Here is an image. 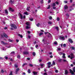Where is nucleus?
Masks as SVG:
<instances>
[{"mask_svg":"<svg viewBox=\"0 0 75 75\" xmlns=\"http://www.w3.org/2000/svg\"><path fill=\"white\" fill-rule=\"evenodd\" d=\"M43 65H44V64H40V66L41 67H43Z\"/></svg>","mask_w":75,"mask_h":75,"instance_id":"864d4df0","label":"nucleus"},{"mask_svg":"<svg viewBox=\"0 0 75 75\" xmlns=\"http://www.w3.org/2000/svg\"><path fill=\"white\" fill-rule=\"evenodd\" d=\"M9 75H13V73L12 71H11L10 73L9 74Z\"/></svg>","mask_w":75,"mask_h":75,"instance_id":"2f4dec72","label":"nucleus"},{"mask_svg":"<svg viewBox=\"0 0 75 75\" xmlns=\"http://www.w3.org/2000/svg\"><path fill=\"white\" fill-rule=\"evenodd\" d=\"M51 7V6L50 5H49V6L48 8H47V9H49V8H50V7Z\"/></svg>","mask_w":75,"mask_h":75,"instance_id":"e433bc0d","label":"nucleus"},{"mask_svg":"<svg viewBox=\"0 0 75 75\" xmlns=\"http://www.w3.org/2000/svg\"><path fill=\"white\" fill-rule=\"evenodd\" d=\"M64 8L65 10H67V9H68V6L66 5L64 6Z\"/></svg>","mask_w":75,"mask_h":75,"instance_id":"6e6552de","label":"nucleus"},{"mask_svg":"<svg viewBox=\"0 0 75 75\" xmlns=\"http://www.w3.org/2000/svg\"><path fill=\"white\" fill-rule=\"evenodd\" d=\"M29 66L31 67H33V64H29Z\"/></svg>","mask_w":75,"mask_h":75,"instance_id":"bb28decb","label":"nucleus"},{"mask_svg":"<svg viewBox=\"0 0 75 75\" xmlns=\"http://www.w3.org/2000/svg\"><path fill=\"white\" fill-rule=\"evenodd\" d=\"M14 67L15 68H17L18 67V65L16 64H15Z\"/></svg>","mask_w":75,"mask_h":75,"instance_id":"412c9836","label":"nucleus"},{"mask_svg":"<svg viewBox=\"0 0 75 75\" xmlns=\"http://www.w3.org/2000/svg\"><path fill=\"white\" fill-rule=\"evenodd\" d=\"M20 71V68H17L15 70V73L16 74H17L18 72Z\"/></svg>","mask_w":75,"mask_h":75,"instance_id":"7ed1b4c3","label":"nucleus"},{"mask_svg":"<svg viewBox=\"0 0 75 75\" xmlns=\"http://www.w3.org/2000/svg\"><path fill=\"white\" fill-rule=\"evenodd\" d=\"M55 29H56L57 30V31H58L59 30V28H58V27H56L55 28Z\"/></svg>","mask_w":75,"mask_h":75,"instance_id":"dca6fc26","label":"nucleus"},{"mask_svg":"<svg viewBox=\"0 0 75 75\" xmlns=\"http://www.w3.org/2000/svg\"><path fill=\"white\" fill-rule=\"evenodd\" d=\"M5 12L6 14H8V11H7V10L6 9L5 10Z\"/></svg>","mask_w":75,"mask_h":75,"instance_id":"6ab92c4d","label":"nucleus"},{"mask_svg":"<svg viewBox=\"0 0 75 75\" xmlns=\"http://www.w3.org/2000/svg\"><path fill=\"white\" fill-rule=\"evenodd\" d=\"M66 16H67V17H69V15L68 13L66 14Z\"/></svg>","mask_w":75,"mask_h":75,"instance_id":"8fccbe9b","label":"nucleus"},{"mask_svg":"<svg viewBox=\"0 0 75 75\" xmlns=\"http://www.w3.org/2000/svg\"><path fill=\"white\" fill-rule=\"evenodd\" d=\"M63 61H64V62H67V60L65 59H63Z\"/></svg>","mask_w":75,"mask_h":75,"instance_id":"052dcab7","label":"nucleus"},{"mask_svg":"<svg viewBox=\"0 0 75 75\" xmlns=\"http://www.w3.org/2000/svg\"><path fill=\"white\" fill-rule=\"evenodd\" d=\"M62 59H59V62H61V61H62Z\"/></svg>","mask_w":75,"mask_h":75,"instance_id":"5fc2aeb1","label":"nucleus"},{"mask_svg":"<svg viewBox=\"0 0 75 75\" xmlns=\"http://www.w3.org/2000/svg\"><path fill=\"white\" fill-rule=\"evenodd\" d=\"M39 62H42V60L41 59L39 60Z\"/></svg>","mask_w":75,"mask_h":75,"instance_id":"bf43d9fd","label":"nucleus"},{"mask_svg":"<svg viewBox=\"0 0 75 75\" xmlns=\"http://www.w3.org/2000/svg\"><path fill=\"white\" fill-rule=\"evenodd\" d=\"M27 65V63H24V64L23 65H22V67H24V66L25 65Z\"/></svg>","mask_w":75,"mask_h":75,"instance_id":"aec40b11","label":"nucleus"},{"mask_svg":"<svg viewBox=\"0 0 75 75\" xmlns=\"http://www.w3.org/2000/svg\"><path fill=\"white\" fill-rule=\"evenodd\" d=\"M33 56H35V52H33Z\"/></svg>","mask_w":75,"mask_h":75,"instance_id":"c85d7f7f","label":"nucleus"},{"mask_svg":"<svg viewBox=\"0 0 75 75\" xmlns=\"http://www.w3.org/2000/svg\"><path fill=\"white\" fill-rule=\"evenodd\" d=\"M48 68H50L51 67V66L50 65L48 66Z\"/></svg>","mask_w":75,"mask_h":75,"instance_id":"0e129e2a","label":"nucleus"},{"mask_svg":"<svg viewBox=\"0 0 75 75\" xmlns=\"http://www.w3.org/2000/svg\"><path fill=\"white\" fill-rule=\"evenodd\" d=\"M56 6V4H55V3H53L52 4V6H53V7H55Z\"/></svg>","mask_w":75,"mask_h":75,"instance_id":"f3484780","label":"nucleus"},{"mask_svg":"<svg viewBox=\"0 0 75 75\" xmlns=\"http://www.w3.org/2000/svg\"><path fill=\"white\" fill-rule=\"evenodd\" d=\"M8 41H9L10 42H13V40H11L10 39H8Z\"/></svg>","mask_w":75,"mask_h":75,"instance_id":"72a5a7b5","label":"nucleus"},{"mask_svg":"<svg viewBox=\"0 0 75 75\" xmlns=\"http://www.w3.org/2000/svg\"><path fill=\"white\" fill-rule=\"evenodd\" d=\"M10 2L11 3V4H13V3H14V1H12V0H10Z\"/></svg>","mask_w":75,"mask_h":75,"instance_id":"4be33fe9","label":"nucleus"},{"mask_svg":"<svg viewBox=\"0 0 75 75\" xmlns=\"http://www.w3.org/2000/svg\"><path fill=\"white\" fill-rule=\"evenodd\" d=\"M47 75V74L46 73H45L44 74V75Z\"/></svg>","mask_w":75,"mask_h":75,"instance_id":"338daca9","label":"nucleus"},{"mask_svg":"<svg viewBox=\"0 0 75 75\" xmlns=\"http://www.w3.org/2000/svg\"><path fill=\"white\" fill-rule=\"evenodd\" d=\"M5 59L6 60L8 59V57L6 56L5 57Z\"/></svg>","mask_w":75,"mask_h":75,"instance_id":"3c124183","label":"nucleus"},{"mask_svg":"<svg viewBox=\"0 0 75 75\" xmlns=\"http://www.w3.org/2000/svg\"><path fill=\"white\" fill-rule=\"evenodd\" d=\"M4 72V71H3V69L1 70V72L2 73H3Z\"/></svg>","mask_w":75,"mask_h":75,"instance_id":"603ef678","label":"nucleus"},{"mask_svg":"<svg viewBox=\"0 0 75 75\" xmlns=\"http://www.w3.org/2000/svg\"><path fill=\"white\" fill-rule=\"evenodd\" d=\"M33 74L34 75H37V72H36L35 71H34L33 72Z\"/></svg>","mask_w":75,"mask_h":75,"instance_id":"4468645a","label":"nucleus"},{"mask_svg":"<svg viewBox=\"0 0 75 75\" xmlns=\"http://www.w3.org/2000/svg\"><path fill=\"white\" fill-rule=\"evenodd\" d=\"M58 72V70H55V72H56V73H57Z\"/></svg>","mask_w":75,"mask_h":75,"instance_id":"774afa93","label":"nucleus"},{"mask_svg":"<svg viewBox=\"0 0 75 75\" xmlns=\"http://www.w3.org/2000/svg\"><path fill=\"white\" fill-rule=\"evenodd\" d=\"M52 8L53 9H55L56 8V7H55V6H53Z\"/></svg>","mask_w":75,"mask_h":75,"instance_id":"4d7b16f0","label":"nucleus"},{"mask_svg":"<svg viewBox=\"0 0 75 75\" xmlns=\"http://www.w3.org/2000/svg\"><path fill=\"white\" fill-rule=\"evenodd\" d=\"M23 54H24L25 55H27L28 54H29V52H28L25 51L23 52Z\"/></svg>","mask_w":75,"mask_h":75,"instance_id":"39448f33","label":"nucleus"},{"mask_svg":"<svg viewBox=\"0 0 75 75\" xmlns=\"http://www.w3.org/2000/svg\"><path fill=\"white\" fill-rule=\"evenodd\" d=\"M9 11H12V12H13V11H14L13 9L12 8L10 7H9Z\"/></svg>","mask_w":75,"mask_h":75,"instance_id":"20e7f679","label":"nucleus"},{"mask_svg":"<svg viewBox=\"0 0 75 75\" xmlns=\"http://www.w3.org/2000/svg\"><path fill=\"white\" fill-rule=\"evenodd\" d=\"M18 35V36H19V37H21V38H23V35H20V34H19Z\"/></svg>","mask_w":75,"mask_h":75,"instance_id":"393cba45","label":"nucleus"},{"mask_svg":"<svg viewBox=\"0 0 75 75\" xmlns=\"http://www.w3.org/2000/svg\"><path fill=\"white\" fill-rule=\"evenodd\" d=\"M28 38H29V39L31 38V36L30 35L28 36Z\"/></svg>","mask_w":75,"mask_h":75,"instance_id":"13d9d810","label":"nucleus"},{"mask_svg":"<svg viewBox=\"0 0 75 75\" xmlns=\"http://www.w3.org/2000/svg\"><path fill=\"white\" fill-rule=\"evenodd\" d=\"M3 58L2 57H0V60H3Z\"/></svg>","mask_w":75,"mask_h":75,"instance_id":"6e6d98bb","label":"nucleus"},{"mask_svg":"<svg viewBox=\"0 0 75 75\" xmlns=\"http://www.w3.org/2000/svg\"><path fill=\"white\" fill-rule=\"evenodd\" d=\"M68 71L67 70H66L65 71V75H68Z\"/></svg>","mask_w":75,"mask_h":75,"instance_id":"1a4fd4ad","label":"nucleus"},{"mask_svg":"<svg viewBox=\"0 0 75 75\" xmlns=\"http://www.w3.org/2000/svg\"><path fill=\"white\" fill-rule=\"evenodd\" d=\"M69 71H70V73L72 75H73V74H74V72H73V71H72V70H71V69H70V70H69Z\"/></svg>","mask_w":75,"mask_h":75,"instance_id":"9d476101","label":"nucleus"},{"mask_svg":"<svg viewBox=\"0 0 75 75\" xmlns=\"http://www.w3.org/2000/svg\"><path fill=\"white\" fill-rule=\"evenodd\" d=\"M63 46L64 47H66V44H64Z\"/></svg>","mask_w":75,"mask_h":75,"instance_id":"a19ab883","label":"nucleus"},{"mask_svg":"<svg viewBox=\"0 0 75 75\" xmlns=\"http://www.w3.org/2000/svg\"><path fill=\"white\" fill-rule=\"evenodd\" d=\"M40 23H38L37 24H36V26H37L38 27H40Z\"/></svg>","mask_w":75,"mask_h":75,"instance_id":"ddd939ff","label":"nucleus"},{"mask_svg":"<svg viewBox=\"0 0 75 75\" xmlns=\"http://www.w3.org/2000/svg\"><path fill=\"white\" fill-rule=\"evenodd\" d=\"M1 36L2 37H3L4 36V37H5V38H8V36L7 35H6L5 33H3V35H1Z\"/></svg>","mask_w":75,"mask_h":75,"instance_id":"f03ea898","label":"nucleus"},{"mask_svg":"<svg viewBox=\"0 0 75 75\" xmlns=\"http://www.w3.org/2000/svg\"><path fill=\"white\" fill-rule=\"evenodd\" d=\"M52 17L51 16H50L49 17V20H52Z\"/></svg>","mask_w":75,"mask_h":75,"instance_id":"c9c22d12","label":"nucleus"},{"mask_svg":"<svg viewBox=\"0 0 75 75\" xmlns=\"http://www.w3.org/2000/svg\"><path fill=\"white\" fill-rule=\"evenodd\" d=\"M11 27H13L14 29H17V27L15 24H12L11 25Z\"/></svg>","mask_w":75,"mask_h":75,"instance_id":"f257e3e1","label":"nucleus"},{"mask_svg":"<svg viewBox=\"0 0 75 75\" xmlns=\"http://www.w3.org/2000/svg\"><path fill=\"white\" fill-rule=\"evenodd\" d=\"M28 73H29V74H30V73H31V71H30V69H28Z\"/></svg>","mask_w":75,"mask_h":75,"instance_id":"5701e85b","label":"nucleus"},{"mask_svg":"<svg viewBox=\"0 0 75 75\" xmlns=\"http://www.w3.org/2000/svg\"><path fill=\"white\" fill-rule=\"evenodd\" d=\"M51 62H49L47 63L48 65H51Z\"/></svg>","mask_w":75,"mask_h":75,"instance_id":"37998d69","label":"nucleus"},{"mask_svg":"<svg viewBox=\"0 0 75 75\" xmlns=\"http://www.w3.org/2000/svg\"><path fill=\"white\" fill-rule=\"evenodd\" d=\"M24 14H26V15H28V13L27 12H24Z\"/></svg>","mask_w":75,"mask_h":75,"instance_id":"a18cd8bd","label":"nucleus"},{"mask_svg":"<svg viewBox=\"0 0 75 75\" xmlns=\"http://www.w3.org/2000/svg\"><path fill=\"white\" fill-rule=\"evenodd\" d=\"M26 10H27V11H30V9L28 8V7L26 8Z\"/></svg>","mask_w":75,"mask_h":75,"instance_id":"de8ad7c7","label":"nucleus"},{"mask_svg":"<svg viewBox=\"0 0 75 75\" xmlns=\"http://www.w3.org/2000/svg\"><path fill=\"white\" fill-rule=\"evenodd\" d=\"M42 35H43V33H40L39 34V35L40 36H41Z\"/></svg>","mask_w":75,"mask_h":75,"instance_id":"b1692460","label":"nucleus"},{"mask_svg":"<svg viewBox=\"0 0 75 75\" xmlns=\"http://www.w3.org/2000/svg\"><path fill=\"white\" fill-rule=\"evenodd\" d=\"M60 19L59 18H57V21H59Z\"/></svg>","mask_w":75,"mask_h":75,"instance_id":"79ce46f5","label":"nucleus"},{"mask_svg":"<svg viewBox=\"0 0 75 75\" xmlns=\"http://www.w3.org/2000/svg\"><path fill=\"white\" fill-rule=\"evenodd\" d=\"M54 44H55V45H57V42H54Z\"/></svg>","mask_w":75,"mask_h":75,"instance_id":"c03bdc74","label":"nucleus"},{"mask_svg":"<svg viewBox=\"0 0 75 75\" xmlns=\"http://www.w3.org/2000/svg\"><path fill=\"white\" fill-rule=\"evenodd\" d=\"M51 0H48V3H50L51 2Z\"/></svg>","mask_w":75,"mask_h":75,"instance_id":"e2e57ef3","label":"nucleus"},{"mask_svg":"<svg viewBox=\"0 0 75 75\" xmlns=\"http://www.w3.org/2000/svg\"><path fill=\"white\" fill-rule=\"evenodd\" d=\"M59 55H62V52H59Z\"/></svg>","mask_w":75,"mask_h":75,"instance_id":"c756f323","label":"nucleus"},{"mask_svg":"<svg viewBox=\"0 0 75 75\" xmlns=\"http://www.w3.org/2000/svg\"><path fill=\"white\" fill-rule=\"evenodd\" d=\"M71 48L72 50H75V48L74 47H71Z\"/></svg>","mask_w":75,"mask_h":75,"instance_id":"a878e982","label":"nucleus"},{"mask_svg":"<svg viewBox=\"0 0 75 75\" xmlns=\"http://www.w3.org/2000/svg\"><path fill=\"white\" fill-rule=\"evenodd\" d=\"M41 3L42 4L44 3V0H42L41 1Z\"/></svg>","mask_w":75,"mask_h":75,"instance_id":"58836bf2","label":"nucleus"},{"mask_svg":"<svg viewBox=\"0 0 75 75\" xmlns=\"http://www.w3.org/2000/svg\"><path fill=\"white\" fill-rule=\"evenodd\" d=\"M73 72H75V67H74L73 68Z\"/></svg>","mask_w":75,"mask_h":75,"instance_id":"7c9ffc66","label":"nucleus"},{"mask_svg":"<svg viewBox=\"0 0 75 75\" xmlns=\"http://www.w3.org/2000/svg\"><path fill=\"white\" fill-rule=\"evenodd\" d=\"M68 41L69 42H70L71 44H72V43H73V41H72V39H69L68 40Z\"/></svg>","mask_w":75,"mask_h":75,"instance_id":"0eeeda50","label":"nucleus"},{"mask_svg":"<svg viewBox=\"0 0 75 75\" xmlns=\"http://www.w3.org/2000/svg\"><path fill=\"white\" fill-rule=\"evenodd\" d=\"M1 43H2L3 44H4V45H7V44H8L7 43H5L3 41H1Z\"/></svg>","mask_w":75,"mask_h":75,"instance_id":"9b49d317","label":"nucleus"},{"mask_svg":"<svg viewBox=\"0 0 75 75\" xmlns=\"http://www.w3.org/2000/svg\"><path fill=\"white\" fill-rule=\"evenodd\" d=\"M58 51H61V48H58Z\"/></svg>","mask_w":75,"mask_h":75,"instance_id":"69168bd1","label":"nucleus"},{"mask_svg":"<svg viewBox=\"0 0 75 75\" xmlns=\"http://www.w3.org/2000/svg\"><path fill=\"white\" fill-rule=\"evenodd\" d=\"M52 65H55V62H54V61H53Z\"/></svg>","mask_w":75,"mask_h":75,"instance_id":"cd10ccee","label":"nucleus"},{"mask_svg":"<svg viewBox=\"0 0 75 75\" xmlns=\"http://www.w3.org/2000/svg\"><path fill=\"white\" fill-rule=\"evenodd\" d=\"M30 21H33V18H30Z\"/></svg>","mask_w":75,"mask_h":75,"instance_id":"49530a36","label":"nucleus"},{"mask_svg":"<svg viewBox=\"0 0 75 75\" xmlns=\"http://www.w3.org/2000/svg\"><path fill=\"white\" fill-rule=\"evenodd\" d=\"M26 24L27 25V26H29V25H30V23L27 22L26 23Z\"/></svg>","mask_w":75,"mask_h":75,"instance_id":"a211bd4d","label":"nucleus"},{"mask_svg":"<svg viewBox=\"0 0 75 75\" xmlns=\"http://www.w3.org/2000/svg\"><path fill=\"white\" fill-rule=\"evenodd\" d=\"M19 15L21 17V19H23V15L21 14V13H19Z\"/></svg>","mask_w":75,"mask_h":75,"instance_id":"f8f14e48","label":"nucleus"},{"mask_svg":"<svg viewBox=\"0 0 75 75\" xmlns=\"http://www.w3.org/2000/svg\"><path fill=\"white\" fill-rule=\"evenodd\" d=\"M55 3L56 4H59V2L57 1Z\"/></svg>","mask_w":75,"mask_h":75,"instance_id":"ea45409f","label":"nucleus"},{"mask_svg":"<svg viewBox=\"0 0 75 75\" xmlns=\"http://www.w3.org/2000/svg\"><path fill=\"white\" fill-rule=\"evenodd\" d=\"M30 28V27H28V26H26V29H28V28Z\"/></svg>","mask_w":75,"mask_h":75,"instance_id":"4c0bfd02","label":"nucleus"},{"mask_svg":"<svg viewBox=\"0 0 75 75\" xmlns=\"http://www.w3.org/2000/svg\"><path fill=\"white\" fill-rule=\"evenodd\" d=\"M20 57H21V56H20V55H18L17 56V58H18V59H20Z\"/></svg>","mask_w":75,"mask_h":75,"instance_id":"2eb2a0df","label":"nucleus"},{"mask_svg":"<svg viewBox=\"0 0 75 75\" xmlns=\"http://www.w3.org/2000/svg\"><path fill=\"white\" fill-rule=\"evenodd\" d=\"M52 22H48V23L49 24H52Z\"/></svg>","mask_w":75,"mask_h":75,"instance_id":"473e14b6","label":"nucleus"},{"mask_svg":"<svg viewBox=\"0 0 75 75\" xmlns=\"http://www.w3.org/2000/svg\"><path fill=\"white\" fill-rule=\"evenodd\" d=\"M11 54H15V52L14 51L12 52L11 53Z\"/></svg>","mask_w":75,"mask_h":75,"instance_id":"f704fd0d","label":"nucleus"},{"mask_svg":"<svg viewBox=\"0 0 75 75\" xmlns=\"http://www.w3.org/2000/svg\"><path fill=\"white\" fill-rule=\"evenodd\" d=\"M64 3H68V2L67 1H64Z\"/></svg>","mask_w":75,"mask_h":75,"instance_id":"680f3d73","label":"nucleus"},{"mask_svg":"<svg viewBox=\"0 0 75 75\" xmlns=\"http://www.w3.org/2000/svg\"><path fill=\"white\" fill-rule=\"evenodd\" d=\"M60 40H65V37L62 36H60Z\"/></svg>","mask_w":75,"mask_h":75,"instance_id":"423d86ee","label":"nucleus"},{"mask_svg":"<svg viewBox=\"0 0 75 75\" xmlns=\"http://www.w3.org/2000/svg\"><path fill=\"white\" fill-rule=\"evenodd\" d=\"M27 60H28V61H29V60H30V58L29 57H28L27 58Z\"/></svg>","mask_w":75,"mask_h":75,"instance_id":"09e8293b","label":"nucleus"}]
</instances>
